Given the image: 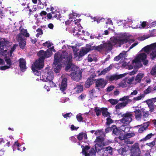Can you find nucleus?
Listing matches in <instances>:
<instances>
[{"label":"nucleus","mask_w":156,"mask_h":156,"mask_svg":"<svg viewBox=\"0 0 156 156\" xmlns=\"http://www.w3.org/2000/svg\"><path fill=\"white\" fill-rule=\"evenodd\" d=\"M37 10V8L36 7V6L35 5H34L32 6L31 8V9H29V13L28 15L30 16L34 12L36 11Z\"/></svg>","instance_id":"f704fd0d"},{"label":"nucleus","mask_w":156,"mask_h":156,"mask_svg":"<svg viewBox=\"0 0 156 156\" xmlns=\"http://www.w3.org/2000/svg\"><path fill=\"white\" fill-rule=\"evenodd\" d=\"M95 88L99 90L104 88L108 83L107 81L104 78H99L95 80Z\"/></svg>","instance_id":"39448f33"},{"label":"nucleus","mask_w":156,"mask_h":156,"mask_svg":"<svg viewBox=\"0 0 156 156\" xmlns=\"http://www.w3.org/2000/svg\"><path fill=\"white\" fill-rule=\"evenodd\" d=\"M44 76L45 77L46 82H48V80H52L54 78L53 72L49 70L47 72H45Z\"/></svg>","instance_id":"4468645a"},{"label":"nucleus","mask_w":156,"mask_h":156,"mask_svg":"<svg viewBox=\"0 0 156 156\" xmlns=\"http://www.w3.org/2000/svg\"><path fill=\"white\" fill-rule=\"evenodd\" d=\"M115 88V86L112 85L108 87L106 89V91L107 92H109L112 91Z\"/></svg>","instance_id":"603ef678"},{"label":"nucleus","mask_w":156,"mask_h":156,"mask_svg":"<svg viewBox=\"0 0 156 156\" xmlns=\"http://www.w3.org/2000/svg\"><path fill=\"white\" fill-rule=\"evenodd\" d=\"M19 66L20 70L22 72H24L27 69L26 62L25 59L21 58L18 60Z\"/></svg>","instance_id":"9b49d317"},{"label":"nucleus","mask_w":156,"mask_h":156,"mask_svg":"<svg viewBox=\"0 0 156 156\" xmlns=\"http://www.w3.org/2000/svg\"><path fill=\"white\" fill-rule=\"evenodd\" d=\"M149 45H147L146 46L144 47V48L142 49V50H143L144 51L147 52L151 50Z\"/></svg>","instance_id":"052dcab7"},{"label":"nucleus","mask_w":156,"mask_h":156,"mask_svg":"<svg viewBox=\"0 0 156 156\" xmlns=\"http://www.w3.org/2000/svg\"><path fill=\"white\" fill-rule=\"evenodd\" d=\"M17 39L18 40L20 47L22 49H24L26 45L25 38L23 36H22L21 34H20L18 36Z\"/></svg>","instance_id":"ddd939ff"},{"label":"nucleus","mask_w":156,"mask_h":156,"mask_svg":"<svg viewBox=\"0 0 156 156\" xmlns=\"http://www.w3.org/2000/svg\"><path fill=\"white\" fill-rule=\"evenodd\" d=\"M94 110L96 115L98 116H99L101 114V109L100 110V109L98 107H95Z\"/></svg>","instance_id":"864d4df0"},{"label":"nucleus","mask_w":156,"mask_h":156,"mask_svg":"<svg viewBox=\"0 0 156 156\" xmlns=\"http://www.w3.org/2000/svg\"><path fill=\"white\" fill-rule=\"evenodd\" d=\"M36 31L37 32V33L36 34V37H39L40 35H41L43 34V31L41 29L38 28L37 30Z\"/></svg>","instance_id":"09e8293b"},{"label":"nucleus","mask_w":156,"mask_h":156,"mask_svg":"<svg viewBox=\"0 0 156 156\" xmlns=\"http://www.w3.org/2000/svg\"><path fill=\"white\" fill-rule=\"evenodd\" d=\"M144 94H140V96L137 97H136L134 98L133 99L135 101L139 100H141L142 98H144Z\"/></svg>","instance_id":"3c124183"},{"label":"nucleus","mask_w":156,"mask_h":156,"mask_svg":"<svg viewBox=\"0 0 156 156\" xmlns=\"http://www.w3.org/2000/svg\"><path fill=\"white\" fill-rule=\"evenodd\" d=\"M103 142V139L102 138L99 136H97L96 139L94 141L95 143H98L99 144H101Z\"/></svg>","instance_id":"49530a36"},{"label":"nucleus","mask_w":156,"mask_h":156,"mask_svg":"<svg viewBox=\"0 0 156 156\" xmlns=\"http://www.w3.org/2000/svg\"><path fill=\"white\" fill-rule=\"evenodd\" d=\"M20 34H18V36L20 34H21L22 36L23 37H28L30 36V34L29 33H27V29L22 28L21 27L20 28Z\"/></svg>","instance_id":"aec40b11"},{"label":"nucleus","mask_w":156,"mask_h":156,"mask_svg":"<svg viewBox=\"0 0 156 156\" xmlns=\"http://www.w3.org/2000/svg\"><path fill=\"white\" fill-rule=\"evenodd\" d=\"M46 84L48 87H53L56 86V84L54 83L52 80H48V82H46Z\"/></svg>","instance_id":"e433bc0d"},{"label":"nucleus","mask_w":156,"mask_h":156,"mask_svg":"<svg viewBox=\"0 0 156 156\" xmlns=\"http://www.w3.org/2000/svg\"><path fill=\"white\" fill-rule=\"evenodd\" d=\"M142 118L144 121H146V119L148 117L149 115V112L148 111H143L142 112Z\"/></svg>","instance_id":"c85d7f7f"},{"label":"nucleus","mask_w":156,"mask_h":156,"mask_svg":"<svg viewBox=\"0 0 156 156\" xmlns=\"http://www.w3.org/2000/svg\"><path fill=\"white\" fill-rule=\"evenodd\" d=\"M151 87L150 86H149L145 90H144V94H147L149 93H150L151 92Z\"/></svg>","instance_id":"bf43d9fd"},{"label":"nucleus","mask_w":156,"mask_h":156,"mask_svg":"<svg viewBox=\"0 0 156 156\" xmlns=\"http://www.w3.org/2000/svg\"><path fill=\"white\" fill-rule=\"evenodd\" d=\"M150 73L153 76L156 74V66L154 67L152 69Z\"/></svg>","instance_id":"0e129e2a"},{"label":"nucleus","mask_w":156,"mask_h":156,"mask_svg":"<svg viewBox=\"0 0 156 156\" xmlns=\"http://www.w3.org/2000/svg\"><path fill=\"white\" fill-rule=\"evenodd\" d=\"M72 54L65 52L60 54L56 53L54 55V61L53 64V71L56 73H59L62 67L61 63L66 65V70L68 71L70 69L72 71L76 69V66L72 63Z\"/></svg>","instance_id":"f257e3e1"},{"label":"nucleus","mask_w":156,"mask_h":156,"mask_svg":"<svg viewBox=\"0 0 156 156\" xmlns=\"http://www.w3.org/2000/svg\"><path fill=\"white\" fill-rule=\"evenodd\" d=\"M112 68V66L110 65L108 67L104 69L103 71H101V74H105L107 71H109Z\"/></svg>","instance_id":"a19ab883"},{"label":"nucleus","mask_w":156,"mask_h":156,"mask_svg":"<svg viewBox=\"0 0 156 156\" xmlns=\"http://www.w3.org/2000/svg\"><path fill=\"white\" fill-rule=\"evenodd\" d=\"M126 79L125 78L122 81L119 83V85L120 87H127V84H126Z\"/></svg>","instance_id":"473e14b6"},{"label":"nucleus","mask_w":156,"mask_h":156,"mask_svg":"<svg viewBox=\"0 0 156 156\" xmlns=\"http://www.w3.org/2000/svg\"><path fill=\"white\" fill-rule=\"evenodd\" d=\"M10 45V42L5 38L0 39V54L3 56L6 55L7 49Z\"/></svg>","instance_id":"7ed1b4c3"},{"label":"nucleus","mask_w":156,"mask_h":156,"mask_svg":"<svg viewBox=\"0 0 156 156\" xmlns=\"http://www.w3.org/2000/svg\"><path fill=\"white\" fill-rule=\"evenodd\" d=\"M119 136L118 137V138L119 139H120V140H124L126 139V137L125 135V134L123 136L122 135V133H121V134H120V135H119Z\"/></svg>","instance_id":"e2e57ef3"},{"label":"nucleus","mask_w":156,"mask_h":156,"mask_svg":"<svg viewBox=\"0 0 156 156\" xmlns=\"http://www.w3.org/2000/svg\"><path fill=\"white\" fill-rule=\"evenodd\" d=\"M123 54L122 53H121L119 55L115 57L114 58V60L116 61H118L123 57Z\"/></svg>","instance_id":"de8ad7c7"},{"label":"nucleus","mask_w":156,"mask_h":156,"mask_svg":"<svg viewBox=\"0 0 156 156\" xmlns=\"http://www.w3.org/2000/svg\"><path fill=\"white\" fill-rule=\"evenodd\" d=\"M81 147L82 149V153H83V154H84L85 155L88 153L87 151L90 148V147L87 145H86L84 147L83 145H82L81 146Z\"/></svg>","instance_id":"bb28decb"},{"label":"nucleus","mask_w":156,"mask_h":156,"mask_svg":"<svg viewBox=\"0 0 156 156\" xmlns=\"http://www.w3.org/2000/svg\"><path fill=\"white\" fill-rule=\"evenodd\" d=\"M144 74L141 73H139L135 78L134 80L136 83H140L142 78L144 76Z\"/></svg>","instance_id":"5701e85b"},{"label":"nucleus","mask_w":156,"mask_h":156,"mask_svg":"<svg viewBox=\"0 0 156 156\" xmlns=\"http://www.w3.org/2000/svg\"><path fill=\"white\" fill-rule=\"evenodd\" d=\"M95 153V152L94 150V148H92L90 149L89 153H88L87 154H85V156H92Z\"/></svg>","instance_id":"ea45409f"},{"label":"nucleus","mask_w":156,"mask_h":156,"mask_svg":"<svg viewBox=\"0 0 156 156\" xmlns=\"http://www.w3.org/2000/svg\"><path fill=\"white\" fill-rule=\"evenodd\" d=\"M154 134L150 133L147 134L145 137L140 140V141H146L151 139V138L154 135Z\"/></svg>","instance_id":"2f4dec72"},{"label":"nucleus","mask_w":156,"mask_h":156,"mask_svg":"<svg viewBox=\"0 0 156 156\" xmlns=\"http://www.w3.org/2000/svg\"><path fill=\"white\" fill-rule=\"evenodd\" d=\"M76 119L79 122H81L83 120V118L81 115H77L76 116Z\"/></svg>","instance_id":"69168bd1"},{"label":"nucleus","mask_w":156,"mask_h":156,"mask_svg":"<svg viewBox=\"0 0 156 156\" xmlns=\"http://www.w3.org/2000/svg\"><path fill=\"white\" fill-rule=\"evenodd\" d=\"M125 78L126 79L127 83L129 84H131L132 82L134 80L135 77L133 76L131 77H126Z\"/></svg>","instance_id":"72a5a7b5"},{"label":"nucleus","mask_w":156,"mask_h":156,"mask_svg":"<svg viewBox=\"0 0 156 156\" xmlns=\"http://www.w3.org/2000/svg\"><path fill=\"white\" fill-rule=\"evenodd\" d=\"M108 101L112 105H114L117 104L119 100H117V99H109Z\"/></svg>","instance_id":"c03bdc74"},{"label":"nucleus","mask_w":156,"mask_h":156,"mask_svg":"<svg viewBox=\"0 0 156 156\" xmlns=\"http://www.w3.org/2000/svg\"><path fill=\"white\" fill-rule=\"evenodd\" d=\"M52 54V51L49 50H47L46 51L41 50L37 53V56L39 57V59L43 61L46 58L50 57Z\"/></svg>","instance_id":"423d86ee"},{"label":"nucleus","mask_w":156,"mask_h":156,"mask_svg":"<svg viewBox=\"0 0 156 156\" xmlns=\"http://www.w3.org/2000/svg\"><path fill=\"white\" fill-rule=\"evenodd\" d=\"M87 47H82L79 52L74 54V56L76 58H77V59L80 60L81 59L82 57L88 53L90 51L93 50H96V46H91L88 44H87Z\"/></svg>","instance_id":"f03ea898"},{"label":"nucleus","mask_w":156,"mask_h":156,"mask_svg":"<svg viewBox=\"0 0 156 156\" xmlns=\"http://www.w3.org/2000/svg\"><path fill=\"white\" fill-rule=\"evenodd\" d=\"M150 56L152 60H154L156 58V48L152 50L150 54Z\"/></svg>","instance_id":"c9c22d12"},{"label":"nucleus","mask_w":156,"mask_h":156,"mask_svg":"<svg viewBox=\"0 0 156 156\" xmlns=\"http://www.w3.org/2000/svg\"><path fill=\"white\" fill-rule=\"evenodd\" d=\"M17 46V44H14L13 47L11 48V50L9 52L10 56L11 57L12 56V53H13L14 51L16 49V47Z\"/></svg>","instance_id":"a18cd8bd"},{"label":"nucleus","mask_w":156,"mask_h":156,"mask_svg":"<svg viewBox=\"0 0 156 156\" xmlns=\"http://www.w3.org/2000/svg\"><path fill=\"white\" fill-rule=\"evenodd\" d=\"M13 146H14V147H16L18 150L21 151V150H20V148L21 145L19 143H18L17 141H16L15 142Z\"/></svg>","instance_id":"4d7b16f0"},{"label":"nucleus","mask_w":156,"mask_h":156,"mask_svg":"<svg viewBox=\"0 0 156 156\" xmlns=\"http://www.w3.org/2000/svg\"><path fill=\"white\" fill-rule=\"evenodd\" d=\"M155 144V141H153L150 143H147L146 144L147 145L149 146L151 148L153 147Z\"/></svg>","instance_id":"13d9d810"},{"label":"nucleus","mask_w":156,"mask_h":156,"mask_svg":"<svg viewBox=\"0 0 156 156\" xmlns=\"http://www.w3.org/2000/svg\"><path fill=\"white\" fill-rule=\"evenodd\" d=\"M103 150L104 151H106L108 154L111 155H112L113 154V148L110 146L104 148Z\"/></svg>","instance_id":"cd10ccee"},{"label":"nucleus","mask_w":156,"mask_h":156,"mask_svg":"<svg viewBox=\"0 0 156 156\" xmlns=\"http://www.w3.org/2000/svg\"><path fill=\"white\" fill-rule=\"evenodd\" d=\"M113 122V120L110 118V117H108L106 119V125L107 126H109Z\"/></svg>","instance_id":"79ce46f5"},{"label":"nucleus","mask_w":156,"mask_h":156,"mask_svg":"<svg viewBox=\"0 0 156 156\" xmlns=\"http://www.w3.org/2000/svg\"><path fill=\"white\" fill-rule=\"evenodd\" d=\"M103 49L105 50L111 51L113 47V45L111 41H107L106 43H103Z\"/></svg>","instance_id":"dca6fc26"},{"label":"nucleus","mask_w":156,"mask_h":156,"mask_svg":"<svg viewBox=\"0 0 156 156\" xmlns=\"http://www.w3.org/2000/svg\"><path fill=\"white\" fill-rule=\"evenodd\" d=\"M67 79L66 77L63 78L61 82V84L60 87V89L61 91H64L67 88Z\"/></svg>","instance_id":"a211bd4d"},{"label":"nucleus","mask_w":156,"mask_h":156,"mask_svg":"<svg viewBox=\"0 0 156 156\" xmlns=\"http://www.w3.org/2000/svg\"><path fill=\"white\" fill-rule=\"evenodd\" d=\"M151 50V49L154 50L155 49V48H156V43L151 44L149 45Z\"/></svg>","instance_id":"774afa93"},{"label":"nucleus","mask_w":156,"mask_h":156,"mask_svg":"<svg viewBox=\"0 0 156 156\" xmlns=\"http://www.w3.org/2000/svg\"><path fill=\"white\" fill-rule=\"evenodd\" d=\"M149 101V102H147L148 106L150 108L149 111L151 112H153L154 110V103H152V102Z\"/></svg>","instance_id":"c756f323"},{"label":"nucleus","mask_w":156,"mask_h":156,"mask_svg":"<svg viewBox=\"0 0 156 156\" xmlns=\"http://www.w3.org/2000/svg\"><path fill=\"white\" fill-rule=\"evenodd\" d=\"M132 156H140V151L137 144H133L131 147Z\"/></svg>","instance_id":"9d476101"},{"label":"nucleus","mask_w":156,"mask_h":156,"mask_svg":"<svg viewBox=\"0 0 156 156\" xmlns=\"http://www.w3.org/2000/svg\"><path fill=\"white\" fill-rule=\"evenodd\" d=\"M132 114L130 112H126L123 114L122 115V118L120 119V122L123 123L129 124L132 121Z\"/></svg>","instance_id":"6e6552de"},{"label":"nucleus","mask_w":156,"mask_h":156,"mask_svg":"<svg viewBox=\"0 0 156 156\" xmlns=\"http://www.w3.org/2000/svg\"><path fill=\"white\" fill-rule=\"evenodd\" d=\"M129 98V96H124V97H123L122 98H120L119 99V101H124L125 100H130L129 99H128Z\"/></svg>","instance_id":"6e6d98bb"},{"label":"nucleus","mask_w":156,"mask_h":156,"mask_svg":"<svg viewBox=\"0 0 156 156\" xmlns=\"http://www.w3.org/2000/svg\"><path fill=\"white\" fill-rule=\"evenodd\" d=\"M110 130L112 131L113 133L116 136L119 135L122 133V132L115 125L112 126L110 128Z\"/></svg>","instance_id":"f3484780"},{"label":"nucleus","mask_w":156,"mask_h":156,"mask_svg":"<svg viewBox=\"0 0 156 156\" xmlns=\"http://www.w3.org/2000/svg\"><path fill=\"white\" fill-rule=\"evenodd\" d=\"M135 113V116L136 119L137 120H141L142 119V112L139 109H136L134 112Z\"/></svg>","instance_id":"6ab92c4d"},{"label":"nucleus","mask_w":156,"mask_h":156,"mask_svg":"<svg viewBox=\"0 0 156 156\" xmlns=\"http://www.w3.org/2000/svg\"><path fill=\"white\" fill-rule=\"evenodd\" d=\"M125 135L126 139L130 138L135 136V133H126Z\"/></svg>","instance_id":"8fccbe9b"},{"label":"nucleus","mask_w":156,"mask_h":156,"mask_svg":"<svg viewBox=\"0 0 156 156\" xmlns=\"http://www.w3.org/2000/svg\"><path fill=\"white\" fill-rule=\"evenodd\" d=\"M32 70L34 74L37 76H40L41 75V72L40 70H38L35 68L32 67Z\"/></svg>","instance_id":"7c9ffc66"},{"label":"nucleus","mask_w":156,"mask_h":156,"mask_svg":"<svg viewBox=\"0 0 156 156\" xmlns=\"http://www.w3.org/2000/svg\"><path fill=\"white\" fill-rule=\"evenodd\" d=\"M128 101H126L122 102L119 103L115 106V108L116 109H119L123 108L126 106L128 104Z\"/></svg>","instance_id":"b1692460"},{"label":"nucleus","mask_w":156,"mask_h":156,"mask_svg":"<svg viewBox=\"0 0 156 156\" xmlns=\"http://www.w3.org/2000/svg\"><path fill=\"white\" fill-rule=\"evenodd\" d=\"M82 72L80 70L75 71L71 73L70 77L73 80L79 81L82 78Z\"/></svg>","instance_id":"0eeeda50"},{"label":"nucleus","mask_w":156,"mask_h":156,"mask_svg":"<svg viewBox=\"0 0 156 156\" xmlns=\"http://www.w3.org/2000/svg\"><path fill=\"white\" fill-rule=\"evenodd\" d=\"M5 61L6 62L7 65H8V66L10 67L12 65L11 60L9 57H8L7 56L5 57Z\"/></svg>","instance_id":"37998d69"},{"label":"nucleus","mask_w":156,"mask_h":156,"mask_svg":"<svg viewBox=\"0 0 156 156\" xmlns=\"http://www.w3.org/2000/svg\"><path fill=\"white\" fill-rule=\"evenodd\" d=\"M95 81V80L91 79H87L85 82L84 86L86 88H89L91 85Z\"/></svg>","instance_id":"393cba45"},{"label":"nucleus","mask_w":156,"mask_h":156,"mask_svg":"<svg viewBox=\"0 0 156 156\" xmlns=\"http://www.w3.org/2000/svg\"><path fill=\"white\" fill-rule=\"evenodd\" d=\"M102 146L101 144H99L98 143H96L95 145V148L96 151H100L102 149Z\"/></svg>","instance_id":"4c0bfd02"},{"label":"nucleus","mask_w":156,"mask_h":156,"mask_svg":"<svg viewBox=\"0 0 156 156\" xmlns=\"http://www.w3.org/2000/svg\"><path fill=\"white\" fill-rule=\"evenodd\" d=\"M44 61L40 59L36 60L34 63L33 66L32 67L37 68L38 70H40L44 66Z\"/></svg>","instance_id":"f8f14e48"},{"label":"nucleus","mask_w":156,"mask_h":156,"mask_svg":"<svg viewBox=\"0 0 156 156\" xmlns=\"http://www.w3.org/2000/svg\"><path fill=\"white\" fill-rule=\"evenodd\" d=\"M147 55L145 53H142L138 54L133 62L134 63L142 62L143 64L146 66L148 63V61L147 59Z\"/></svg>","instance_id":"20e7f679"},{"label":"nucleus","mask_w":156,"mask_h":156,"mask_svg":"<svg viewBox=\"0 0 156 156\" xmlns=\"http://www.w3.org/2000/svg\"><path fill=\"white\" fill-rule=\"evenodd\" d=\"M83 137L84 138V140L87 139V135L86 133L81 132L77 136V138L79 141L82 140L83 139Z\"/></svg>","instance_id":"412c9836"},{"label":"nucleus","mask_w":156,"mask_h":156,"mask_svg":"<svg viewBox=\"0 0 156 156\" xmlns=\"http://www.w3.org/2000/svg\"><path fill=\"white\" fill-rule=\"evenodd\" d=\"M103 49V44H101L99 46H96V50L100 51Z\"/></svg>","instance_id":"680f3d73"},{"label":"nucleus","mask_w":156,"mask_h":156,"mask_svg":"<svg viewBox=\"0 0 156 156\" xmlns=\"http://www.w3.org/2000/svg\"><path fill=\"white\" fill-rule=\"evenodd\" d=\"M75 88L76 89V92L77 93H81L83 90V86L80 84L78 85Z\"/></svg>","instance_id":"58836bf2"},{"label":"nucleus","mask_w":156,"mask_h":156,"mask_svg":"<svg viewBox=\"0 0 156 156\" xmlns=\"http://www.w3.org/2000/svg\"><path fill=\"white\" fill-rule=\"evenodd\" d=\"M43 45L44 46H47L48 48H49L51 46V44L49 41H46L43 44Z\"/></svg>","instance_id":"338daca9"},{"label":"nucleus","mask_w":156,"mask_h":156,"mask_svg":"<svg viewBox=\"0 0 156 156\" xmlns=\"http://www.w3.org/2000/svg\"><path fill=\"white\" fill-rule=\"evenodd\" d=\"M128 151V149L126 147H121L118 150L119 153L124 156H125L127 154Z\"/></svg>","instance_id":"4be33fe9"},{"label":"nucleus","mask_w":156,"mask_h":156,"mask_svg":"<svg viewBox=\"0 0 156 156\" xmlns=\"http://www.w3.org/2000/svg\"><path fill=\"white\" fill-rule=\"evenodd\" d=\"M111 41L113 43H114L115 45H117L119 47L121 46L122 45L128 42V40L126 38H114Z\"/></svg>","instance_id":"1a4fd4ad"},{"label":"nucleus","mask_w":156,"mask_h":156,"mask_svg":"<svg viewBox=\"0 0 156 156\" xmlns=\"http://www.w3.org/2000/svg\"><path fill=\"white\" fill-rule=\"evenodd\" d=\"M101 113L103 116L105 117H110V113L108 111V109L106 108H101Z\"/></svg>","instance_id":"a878e982"},{"label":"nucleus","mask_w":156,"mask_h":156,"mask_svg":"<svg viewBox=\"0 0 156 156\" xmlns=\"http://www.w3.org/2000/svg\"><path fill=\"white\" fill-rule=\"evenodd\" d=\"M124 76V75L123 74L120 75L114 74L110 76H107L106 78L110 81H113L115 80H117Z\"/></svg>","instance_id":"2eb2a0df"},{"label":"nucleus","mask_w":156,"mask_h":156,"mask_svg":"<svg viewBox=\"0 0 156 156\" xmlns=\"http://www.w3.org/2000/svg\"><path fill=\"white\" fill-rule=\"evenodd\" d=\"M86 97V95L84 93H82L81 95L79 96L78 97V99L79 100L83 101L84 100Z\"/></svg>","instance_id":"5fc2aeb1"}]
</instances>
